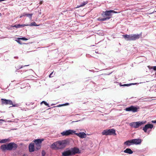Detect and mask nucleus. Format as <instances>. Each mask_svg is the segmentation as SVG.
I'll return each instance as SVG.
<instances>
[{
	"mask_svg": "<svg viewBox=\"0 0 156 156\" xmlns=\"http://www.w3.org/2000/svg\"><path fill=\"white\" fill-rule=\"evenodd\" d=\"M138 108L133 105H132L129 107L126 108L125 110L126 111H131L133 112L137 111Z\"/></svg>",
	"mask_w": 156,
	"mask_h": 156,
	"instance_id": "6e6552de",
	"label": "nucleus"
},
{
	"mask_svg": "<svg viewBox=\"0 0 156 156\" xmlns=\"http://www.w3.org/2000/svg\"><path fill=\"white\" fill-rule=\"evenodd\" d=\"M151 122L153 123H156V120H152L151 121Z\"/></svg>",
	"mask_w": 156,
	"mask_h": 156,
	"instance_id": "72a5a7b5",
	"label": "nucleus"
},
{
	"mask_svg": "<svg viewBox=\"0 0 156 156\" xmlns=\"http://www.w3.org/2000/svg\"><path fill=\"white\" fill-rule=\"evenodd\" d=\"M23 16H24V14H23V15H21V16H20V18H21Z\"/></svg>",
	"mask_w": 156,
	"mask_h": 156,
	"instance_id": "4c0bfd02",
	"label": "nucleus"
},
{
	"mask_svg": "<svg viewBox=\"0 0 156 156\" xmlns=\"http://www.w3.org/2000/svg\"><path fill=\"white\" fill-rule=\"evenodd\" d=\"M22 67H23L22 66H18L17 67H16V69H17V70H18L21 68H22Z\"/></svg>",
	"mask_w": 156,
	"mask_h": 156,
	"instance_id": "7c9ffc66",
	"label": "nucleus"
},
{
	"mask_svg": "<svg viewBox=\"0 0 156 156\" xmlns=\"http://www.w3.org/2000/svg\"><path fill=\"white\" fill-rule=\"evenodd\" d=\"M29 66V65H25V66Z\"/></svg>",
	"mask_w": 156,
	"mask_h": 156,
	"instance_id": "79ce46f5",
	"label": "nucleus"
},
{
	"mask_svg": "<svg viewBox=\"0 0 156 156\" xmlns=\"http://www.w3.org/2000/svg\"><path fill=\"white\" fill-rule=\"evenodd\" d=\"M87 3L88 2L87 1L85 2H83L80 5H78L77 7H80L83 6H84L86 4H87Z\"/></svg>",
	"mask_w": 156,
	"mask_h": 156,
	"instance_id": "393cba45",
	"label": "nucleus"
},
{
	"mask_svg": "<svg viewBox=\"0 0 156 156\" xmlns=\"http://www.w3.org/2000/svg\"><path fill=\"white\" fill-rule=\"evenodd\" d=\"M28 26V24L22 25V24H18L15 25L14 26H13V27H15L17 28H18L23 27H24L25 26Z\"/></svg>",
	"mask_w": 156,
	"mask_h": 156,
	"instance_id": "6ab92c4d",
	"label": "nucleus"
},
{
	"mask_svg": "<svg viewBox=\"0 0 156 156\" xmlns=\"http://www.w3.org/2000/svg\"><path fill=\"white\" fill-rule=\"evenodd\" d=\"M153 69L154 70H156V66H154Z\"/></svg>",
	"mask_w": 156,
	"mask_h": 156,
	"instance_id": "c9c22d12",
	"label": "nucleus"
},
{
	"mask_svg": "<svg viewBox=\"0 0 156 156\" xmlns=\"http://www.w3.org/2000/svg\"><path fill=\"white\" fill-rule=\"evenodd\" d=\"M124 152L129 154H131L133 152L129 148H126L124 151Z\"/></svg>",
	"mask_w": 156,
	"mask_h": 156,
	"instance_id": "aec40b11",
	"label": "nucleus"
},
{
	"mask_svg": "<svg viewBox=\"0 0 156 156\" xmlns=\"http://www.w3.org/2000/svg\"><path fill=\"white\" fill-rule=\"evenodd\" d=\"M14 58H18V57H14Z\"/></svg>",
	"mask_w": 156,
	"mask_h": 156,
	"instance_id": "ea45409f",
	"label": "nucleus"
},
{
	"mask_svg": "<svg viewBox=\"0 0 156 156\" xmlns=\"http://www.w3.org/2000/svg\"><path fill=\"white\" fill-rule=\"evenodd\" d=\"M15 40L19 44H23L22 42L21 41L22 40L21 39V38L20 37H17V38H15Z\"/></svg>",
	"mask_w": 156,
	"mask_h": 156,
	"instance_id": "4be33fe9",
	"label": "nucleus"
},
{
	"mask_svg": "<svg viewBox=\"0 0 156 156\" xmlns=\"http://www.w3.org/2000/svg\"><path fill=\"white\" fill-rule=\"evenodd\" d=\"M43 103L45 105L47 106L48 107H50V106L49 105V104L44 101H42L41 103V104H42Z\"/></svg>",
	"mask_w": 156,
	"mask_h": 156,
	"instance_id": "c85d7f7f",
	"label": "nucleus"
},
{
	"mask_svg": "<svg viewBox=\"0 0 156 156\" xmlns=\"http://www.w3.org/2000/svg\"><path fill=\"white\" fill-rule=\"evenodd\" d=\"M76 135L79 136L81 138H83L86 137V135L84 132H80L79 133H74Z\"/></svg>",
	"mask_w": 156,
	"mask_h": 156,
	"instance_id": "4468645a",
	"label": "nucleus"
},
{
	"mask_svg": "<svg viewBox=\"0 0 156 156\" xmlns=\"http://www.w3.org/2000/svg\"><path fill=\"white\" fill-rule=\"evenodd\" d=\"M146 122V121H138L132 122L130 123L129 125L132 127L137 128L142 125L145 124Z\"/></svg>",
	"mask_w": 156,
	"mask_h": 156,
	"instance_id": "20e7f679",
	"label": "nucleus"
},
{
	"mask_svg": "<svg viewBox=\"0 0 156 156\" xmlns=\"http://www.w3.org/2000/svg\"><path fill=\"white\" fill-rule=\"evenodd\" d=\"M112 13H117V12L113 10H106L105 11H103L101 14V15L103 17H105L106 18H109V20L110 19L112 16Z\"/></svg>",
	"mask_w": 156,
	"mask_h": 156,
	"instance_id": "7ed1b4c3",
	"label": "nucleus"
},
{
	"mask_svg": "<svg viewBox=\"0 0 156 156\" xmlns=\"http://www.w3.org/2000/svg\"><path fill=\"white\" fill-rule=\"evenodd\" d=\"M75 132V131L69 129L62 132L61 133V134L63 136H67L70 134H72L73 133H74Z\"/></svg>",
	"mask_w": 156,
	"mask_h": 156,
	"instance_id": "1a4fd4ad",
	"label": "nucleus"
},
{
	"mask_svg": "<svg viewBox=\"0 0 156 156\" xmlns=\"http://www.w3.org/2000/svg\"><path fill=\"white\" fill-rule=\"evenodd\" d=\"M17 147V145L16 144L14 143H10V150L13 149H16Z\"/></svg>",
	"mask_w": 156,
	"mask_h": 156,
	"instance_id": "f3484780",
	"label": "nucleus"
},
{
	"mask_svg": "<svg viewBox=\"0 0 156 156\" xmlns=\"http://www.w3.org/2000/svg\"><path fill=\"white\" fill-rule=\"evenodd\" d=\"M0 149L2 151H5L7 150H10V143L7 144L2 145L0 147Z\"/></svg>",
	"mask_w": 156,
	"mask_h": 156,
	"instance_id": "0eeeda50",
	"label": "nucleus"
},
{
	"mask_svg": "<svg viewBox=\"0 0 156 156\" xmlns=\"http://www.w3.org/2000/svg\"><path fill=\"white\" fill-rule=\"evenodd\" d=\"M4 120L3 119H0V125L2 123V121H4Z\"/></svg>",
	"mask_w": 156,
	"mask_h": 156,
	"instance_id": "f704fd0d",
	"label": "nucleus"
},
{
	"mask_svg": "<svg viewBox=\"0 0 156 156\" xmlns=\"http://www.w3.org/2000/svg\"><path fill=\"white\" fill-rule=\"evenodd\" d=\"M133 144L135 145L140 144L142 142L141 139L138 138L132 139Z\"/></svg>",
	"mask_w": 156,
	"mask_h": 156,
	"instance_id": "9b49d317",
	"label": "nucleus"
},
{
	"mask_svg": "<svg viewBox=\"0 0 156 156\" xmlns=\"http://www.w3.org/2000/svg\"><path fill=\"white\" fill-rule=\"evenodd\" d=\"M69 143L66 140H60L55 142L51 146V148L55 150H61L65 148Z\"/></svg>",
	"mask_w": 156,
	"mask_h": 156,
	"instance_id": "f257e3e1",
	"label": "nucleus"
},
{
	"mask_svg": "<svg viewBox=\"0 0 156 156\" xmlns=\"http://www.w3.org/2000/svg\"><path fill=\"white\" fill-rule=\"evenodd\" d=\"M52 73H53V72H52V73H50V75H49V77H51V76H51V75H52Z\"/></svg>",
	"mask_w": 156,
	"mask_h": 156,
	"instance_id": "e433bc0d",
	"label": "nucleus"
},
{
	"mask_svg": "<svg viewBox=\"0 0 156 156\" xmlns=\"http://www.w3.org/2000/svg\"><path fill=\"white\" fill-rule=\"evenodd\" d=\"M65 105H69V103H65Z\"/></svg>",
	"mask_w": 156,
	"mask_h": 156,
	"instance_id": "58836bf2",
	"label": "nucleus"
},
{
	"mask_svg": "<svg viewBox=\"0 0 156 156\" xmlns=\"http://www.w3.org/2000/svg\"><path fill=\"white\" fill-rule=\"evenodd\" d=\"M20 39H21L22 40H23V41H26L28 40L25 37H22V38H21Z\"/></svg>",
	"mask_w": 156,
	"mask_h": 156,
	"instance_id": "2f4dec72",
	"label": "nucleus"
},
{
	"mask_svg": "<svg viewBox=\"0 0 156 156\" xmlns=\"http://www.w3.org/2000/svg\"><path fill=\"white\" fill-rule=\"evenodd\" d=\"M136 84V83H130L129 84H122L121 83H120L119 84V85L121 87H129L130 85H134Z\"/></svg>",
	"mask_w": 156,
	"mask_h": 156,
	"instance_id": "412c9836",
	"label": "nucleus"
},
{
	"mask_svg": "<svg viewBox=\"0 0 156 156\" xmlns=\"http://www.w3.org/2000/svg\"><path fill=\"white\" fill-rule=\"evenodd\" d=\"M78 121H73L72 122H78Z\"/></svg>",
	"mask_w": 156,
	"mask_h": 156,
	"instance_id": "c03bdc74",
	"label": "nucleus"
},
{
	"mask_svg": "<svg viewBox=\"0 0 156 156\" xmlns=\"http://www.w3.org/2000/svg\"><path fill=\"white\" fill-rule=\"evenodd\" d=\"M12 105V106H10L11 107H18L19 106V105L18 104L13 103L12 101L10 100V105Z\"/></svg>",
	"mask_w": 156,
	"mask_h": 156,
	"instance_id": "a878e982",
	"label": "nucleus"
},
{
	"mask_svg": "<svg viewBox=\"0 0 156 156\" xmlns=\"http://www.w3.org/2000/svg\"><path fill=\"white\" fill-rule=\"evenodd\" d=\"M153 125L152 124H148L145 125L144 126L143 128V130L146 133L147 131V130L150 129H151L153 128Z\"/></svg>",
	"mask_w": 156,
	"mask_h": 156,
	"instance_id": "9d476101",
	"label": "nucleus"
},
{
	"mask_svg": "<svg viewBox=\"0 0 156 156\" xmlns=\"http://www.w3.org/2000/svg\"><path fill=\"white\" fill-rule=\"evenodd\" d=\"M124 144L128 146H129L131 145H133L132 140L126 141L124 143Z\"/></svg>",
	"mask_w": 156,
	"mask_h": 156,
	"instance_id": "a211bd4d",
	"label": "nucleus"
},
{
	"mask_svg": "<svg viewBox=\"0 0 156 156\" xmlns=\"http://www.w3.org/2000/svg\"><path fill=\"white\" fill-rule=\"evenodd\" d=\"M43 140H44L43 139H38L34 141L35 143V145H34L37 150H38L41 148V143Z\"/></svg>",
	"mask_w": 156,
	"mask_h": 156,
	"instance_id": "423d86ee",
	"label": "nucleus"
},
{
	"mask_svg": "<svg viewBox=\"0 0 156 156\" xmlns=\"http://www.w3.org/2000/svg\"><path fill=\"white\" fill-rule=\"evenodd\" d=\"M72 155L70 150L65 151L62 154V156H69Z\"/></svg>",
	"mask_w": 156,
	"mask_h": 156,
	"instance_id": "ddd939ff",
	"label": "nucleus"
},
{
	"mask_svg": "<svg viewBox=\"0 0 156 156\" xmlns=\"http://www.w3.org/2000/svg\"><path fill=\"white\" fill-rule=\"evenodd\" d=\"M64 105H65V104H61V105H58L57 106V107H60L61 106H64Z\"/></svg>",
	"mask_w": 156,
	"mask_h": 156,
	"instance_id": "473e14b6",
	"label": "nucleus"
},
{
	"mask_svg": "<svg viewBox=\"0 0 156 156\" xmlns=\"http://www.w3.org/2000/svg\"><path fill=\"white\" fill-rule=\"evenodd\" d=\"M91 46H94V45H92Z\"/></svg>",
	"mask_w": 156,
	"mask_h": 156,
	"instance_id": "a18cd8bd",
	"label": "nucleus"
},
{
	"mask_svg": "<svg viewBox=\"0 0 156 156\" xmlns=\"http://www.w3.org/2000/svg\"><path fill=\"white\" fill-rule=\"evenodd\" d=\"M103 18H101L99 17L98 19V20L100 21H105L109 20V18H106L105 17H103Z\"/></svg>",
	"mask_w": 156,
	"mask_h": 156,
	"instance_id": "b1692460",
	"label": "nucleus"
},
{
	"mask_svg": "<svg viewBox=\"0 0 156 156\" xmlns=\"http://www.w3.org/2000/svg\"><path fill=\"white\" fill-rule=\"evenodd\" d=\"M142 36L141 33L139 34H126L122 35L125 39L127 41H135L138 39Z\"/></svg>",
	"mask_w": 156,
	"mask_h": 156,
	"instance_id": "f03ea898",
	"label": "nucleus"
},
{
	"mask_svg": "<svg viewBox=\"0 0 156 156\" xmlns=\"http://www.w3.org/2000/svg\"><path fill=\"white\" fill-rule=\"evenodd\" d=\"M95 52L96 53H97V52L95 51Z\"/></svg>",
	"mask_w": 156,
	"mask_h": 156,
	"instance_id": "49530a36",
	"label": "nucleus"
},
{
	"mask_svg": "<svg viewBox=\"0 0 156 156\" xmlns=\"http://www.w3.org/2000/svg\"><path fill=\"white\" fill-rule=\"evenodd\" d=\"M95 52L96 53H97V52L95 51Z\"/></svg>",
	"mask_w": 156,
	"mask_h": 156,
	"instance_id": "de8ad7c7",
	"label": "nucleus"
},
{
	"mask_svg": "<svg viewBox=\"0 0 156 156\" xmlns=\"http://www.w3.org/2000/svg\"><path fill=\"white\" fill-rule=\"evenodd\" d=\"M33 15L32 14H30V13H28L26 14L24 13V16H26L27 17H29L31 19L32 18V16Z\"/></svg>",
	"mask_w": 156,
	"mask_h": 156,
	"instance_id": "bb28decb",
	"label": "nucleus"
},
{
	"mask_svg": "<svg viewBox=\"0 0 156 156\" xmlns=\"http://www.w3.org/2000/svg\"><path fill=\"white\" fill-rule=\"evenodd\" d=\"M70 150L72 155L76 153L79 154L80 153V151L79 150V149L77 148L74 147Z\"/></svg>",
	"mask_w": 156,
	"mask_h": 156,
	"instance_id": "f8f14e48",
	"label": "nucleus"
},
{
	"mask_svg": "<svg viewBox=\"0 0 156 156\" xmlns=\"http://www.w3.org/2000/svg\"><path fill=\"white\" fill-rule=\"evenodd\" d=\"M9 141V138L2 139V140H0V143L4 144V143H5L7 142L8 141Z\"/></svg>",
	"mask_w": 156,
	"mask_h": 156,
	"instance_id": "5701e85b",
	"label": "nucleus"
},
{
	"mask_svg": "<svg viewBox=\"0 0 156 156\" xmlns=\"http://www.w3.org/2000/svg\"><path fill=\"white\" fill-rule=\"evenodd\" d=\"M103 135H116L115 131L114 129H106L104 130L102 133Z\"/></svg>",
	"mask_w": 156,
	"mask_h": 156,
	"instance_id": "39448f33",
	"label": "nucleus"
},
{
	"mask_svg": "<svg viewBox=\"0 0 156 156\" xmlns=\"http://www.w3.org/2000/svg\"><path fill=\"white\" fill-rule=\"evenodd\" d=\"M2 14L0 13V16H1Z\"/></svg>",
	"mask_w": 156,
	"mask_h": 156,
	"instance_id": "37998d69",
	"label": "nucleus"
},
{
	"mask_svg": "<svg viewBox=\"0 0 156 156\" xmlns=\"http://www.w3.org/2000/svg\"><path fill=\"white\" fill-rule=\"evenodd\" d=\"M35 146L34 144L30 143L29 146V149L30 152H33L35 150Z\"/></svg>",
	"mask_w": 156,
	"mask_h": 156,
	"instance_id": "2eb2a0df",
	"label": "nucleus"
},
{
	"mask_svg": "<svg viewBox=\"0 0 156 156\" xmlns=\"http://www.w3.org/2000/svg\"><path fill=\"white\" fill-rule=\"evenodd\" d=\"M2 105H8L10 104V100H7L5 99H1Z\"/></svg>",
	"mask_w": 156,
	"mask_h": 156,
	"instance_id": "dca6fc26",
	"label": "nucleus"
},
{
	"mask_svg": "<svg viewBox=\"0 0 156 156\" xmlns=\"http://www.w3.org/2000/svg\"><path fill=\"white\" fill-rule=\"evenodd\" d=\"M28 26H38V25H37L36 24V23L35 22H33L31 23L30 25H28Z\"/></svg>",
	"mask_w": 156,
	"mask_h": 156,
	"instance_id": "cd10ccee",
	"label": "nucleus"
},
{
	"mask_svg": "<svg viewBox=\"0 0 156 156\" xmlns=\"http://www.w3.org/2000/svg\"><path fill=\"white\" fill-rule=\"evenodd\" d=\"M41 154H42V156H45V155L46 154V153L44 150H43L42 151Z\"/></svg>",
	"mask_w": 156,
	"mask_h": 156,
	"instance_id": "c756f323",
	"label": "nucleus"
},
{
	"mask_svg": "<svg viewBox=\"0 0 156 156\" xmlns=\"http://www.w3.org/2000/svg\"><path fill=\"white\" fill-rule=\"evenodd\" d=\"M55 104H52L51 105V106H52L53 105H54Z\"/></svg>",
	"mask_w": 156,
	"mask_h": 156,
	"instance_id": "a19ab883",
	"label": "nucleus"
}]
</instances>
